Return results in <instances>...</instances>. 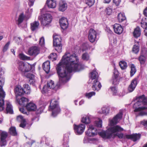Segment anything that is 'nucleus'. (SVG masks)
Here are the masks:
<instances>
[{"instance_id": "nucleus-26", "label": "nucleus", "mask_w": 147, "mask_h": 147, "mask_svg": "<svg viewBox=\"0 0 147 147\" xmlns=\"http://www.w3.org/2000/svg\"><path fill=\"white\" fill-rule=\"evenodd\" d=\"M39 25L38 21H35L30 24V28L32 31H34L37 30Z\"/></svg>"}, {"instance_id": "nucleus-61", "label": "nucleus", "mask_w": 147, "mask_h": 147, "mask_svg": "<svg viewBox=\"0 0 147 147\" xmlns=\"http://www.w3.org/2000/svg\"><path fill=\"white\" fill-rule=\"evenodd\" d=\"M88 47V45L87 44H83L82 45V51H86L87 50Z\"/></svg>"}, {"instance_id": "nucleus-56", "label": "nucleus", "mask_w": 147, "mask_h": 147, "mask_svg": "<svg viewBox=\"0 0 147 147\" xmlns=\"http://www.w3.org/2000/svg\"><path fill=\"white\" fill-rule=\"evenodd\" d=\"M17 120L20 122H21L24 121L25 120V119L23 118V117L21 115H19L17 116L16 118Z\"/></svg>"}, {"instance_id": "nucleus-35", "label": "nucleus", "mask_w": 147, "mask_h": 147, "mask_svg": "<svg viewBox=\"0 0 147 147\" xmlns=\"http://www.w3.org/2000/svg\"><path fill=\"white\" fill-rule=\"evenodd\" d=\"M67 7V4L66 3L62 2L60 4L59 10L62 11H63L66 10Z\"/></svg>"}, {"instance_id": "nucleus-51", "label": "nucleus", "mask_w": 147, "mask_h": 147, "mask_svg": "<svg viewBox=\"0 0 147 147\" xmlns=\"http://www.w3.org/2000/svg\"><path fill=\"white\" fill-rule=\"evenodd\" d=\"M95 92H91L85 94V96L88 98H90L92 96L95 95Z\"/></svg>"}, {"instance_id": "nucleus-55", "label": "nucleus", "mask_w": 147, "mask_h": 147, "mask_svg": "<svg viewBox=\"0 0 147 147\" xmlns=\"http://www.w3.org/2000/svg\"><path fill=\"white\" fill-rule=\"evenodd\" d=\"M10 44V42H8L4 46L3 51V52H6Z\"/></svg>"}, {"instance_id": "nucleus-53", "label": "nucleus", "mask_w": 147, "mask_h": 147, "mask_svg": "<svg viewBox=\"0 0 147 147\" xmlns=\"http://www.w3.org/2000/svg\"><path fill=\"white\" fill-rule=\"evenodd\" d=\"M102 121L99 119L98 121H95V124L97 127H100L102 126Z\"/></svg>"}, {"instance_id": "nucleus-27", "label": "nucleus", "mask_w": 147, "mask_h": 147, "mask_svg": "<svg viewBox=\"0 0 147 147\" xmlns=\"http://www.w3.org/2000/svg\"><path fill=\"white\" fill-rule=\"evenodd\" d=\"M29 101L28 99L25 97L22 98L19 101V104L24 107H26Z\"/></svg>"}, {"instance_id": "nucleus-60", "label": "nucleus", "mask_w": 147, "mask_h": 147, "mask_svg": "<svg viewBox=\"0 0 147 147\" xmlns=\"http://www.w3.org/2000/svg\"><path fill=\"white\" fill-rule=\"evenodd\" d=\"M141 124L145 127L146 129L147 127V120H144L141 122Z\"/></svg>"}, {"instance_id": "nucleus-5", "label": "nucleus", "mask_w": 147, "mask_h": 147, "mask_svg": "<svg viewBox=\"0 0 147 147\" xmlns=\"http://www.w3.org/2000/svg\"><path fill=\"white\" fill-rule=\"evenodd\" d=\"M53 45L55 47V49L58 53H61L62 50L61 38L59 35H53Z\"/></svg>"}, {"instance_id": "nucleus-7", "label": "nucleus", "mask_w": 147, "mask_h": 147, "mask_svg": "<svg viewBox=\"0 0 147 147\" xmlns=\"http://www.w3.org/2000/svg\"><path fill=\"white\" fill-rule=\"evenodd\" d=\"M100 133V132H98L97 129L94 126L90 125H89L88 130L86 131V134L88 136L93 137L96 136L98 134L101 136L99 134Z\"/></svg>"}, {"instance_id": "nucleus-21", "label": "nucleus", "mask_w": 147, "mask_h": 147, "mask_svg": "<svg viewBox=\"0 0 147 147\" xmlns=\"http://www.w3.org/2000/svg\"><path fill=\"white\" fill-rule=\"evenodd\" d=\"M24 17L23 13H22L19 16L18 19L16 22V24L19 27L22 28H24V27H26V25L25 24H24V27L22 26L21 25V24L23 21Z\"/></svg>"}, {"instance_id": "nucleus-17", "label": "nucleus", "mask_w": 147, "mask_h": 147, "mask_svg": "<svg viewBox=\"0 0 147 147\" xmlns=\"http://www.w3.org/2000/svg\"><path fill=\"white\" fill-rule=\"evenodd\" d=\"M98 80V79L95 80L93 83L92 88L94 91H98L102 87L101 84Z\"/></svg>"}, {"instance_id": "nucleus-31", "label": "nucleus", "mask_w": 147, "mask_h": 147, "mask_svg": "<svg viewBox=\"0 0 147 147\" xmlns=\"http://www.w3.org/2000/svg\"><path fill=\"white\" fill-rule=\"evenodd\" d=\"M69 137L67 134H65L64 135L63 141V147H69L68 145L69 142Z\"/></svg>"}, {"instance_id": "nucleus-23", "label": "nucleus", "mask_w": 147, "mask_h": 147, "mask_svg": "<svg viewBox=\"0 0 147 147\" xmlns=\"http://www.w3.org/2000/svg\"><path fill=\"white\" fill-rule=\"evenodd\" d=\"M42 67L46 73L48 74L50 70V62L49 61H45L43 63Z\"/></svg>"}, {"instance_id": "nucleus-38", "label": "nucleus", "mask_w": 147, "mask_h": 147, "mask_svg": "<svg viewBox=\"0 0 147 147\" xmlns=\"http://www.w3.org/2000/svg\"><path fill=\"white\" fill-rule=\"evenodd\" d=\"M9 132L11 135L16 136L17 135V132L16 128L15 127H11L9 129Z\"/></svg>"}, {"instance_id": "nucleus-1", "label": "nucleus", "mask_w": 147, "mask_h": 147, "mask_svg": "<svg viewBox=\"0 0 147 147\" xmlns=\"http://www.w3.org/2000/svg\"><path fill=\"white\" fill-rule=\"evenodd\" d=\"M78 58L75 53L70 55L69 53H66L63 57L56 68L61 84L65 83L70 79L72 71H79L83 69V65L78 63Z\"/></svg>"}, {"instance_id": "nucleus-3", "label": "nucleus", "mask_w": 147, "mask_h": 147, "mask_svg": "<svg viewBox=\"0 0 147 147\" xmlns=\"http://www.w3.org/2000/svg\"><path fill=\"white\" fill-rule=\"evenodd\" d=\"M124 129L120 126L116 125L113 127L109 128L106 131H102L99 133L100 135L102 138L106 139L111 138L113 134L116 133L115 136H117L120 139L123 138L124 135L123 133H118L123 131Z\"/></svg>"}, {"instance_id": "nucleus-14", "label": "nucleus", "mask_w": 147, "mask_h": 147, "mask_svg": "<svg viewBox=\"0 0 147 147\" xmlns=\"http://www.w3.org/2000/svg\"><path fill=\"white\" fill-rule=\"evenodd\" d=\"M141 135L140 134H133L131 135H126L125 137L128 139H130L134 142L139 140L141 137Z\"/></svg>"}, {"instance_id": "nucleus-6", "label": "nucleus", "mask_w": 147, "mask_h": 147, "mask_svg": "<svg viewBox=\"0 0 147 147\" xmlns=\"http://www.w3.org/2000/svg\"><path fill=\"white\" fill-rule=\"evenodd\" d=\"M8 136L7 133L4 131H0V146L5 147L7 144V138Z\"/></svg>"}, {"instance_id": "nucleus-9", "label": "nucleus", "mask_w": 147, "mask_h": 147, "mask_svg": "<svg viewBox=\"0 0 147 147\" xmlns=\"http://www.w3.org/2000/svg\"><path fill=\"white\" fill-rule=\"evenodd\" d=\"M85 128V125L83 124H80L77 125L74 124V132L76 135H80L82 134L84 132Z\"/></svg>"}, {"instance_id": "nucleus-43", "label": "nucleus", "mask_w": 147, "mask_h": 147, "mask_svg": "<svg viewBox=\"0 0 147 147\" xmlns=\"http://www.w3.org/2000/svg\"><path fill=\"white\" fill-rule=\"evenodd\" d=\"M84 2L90 7L92 6L94 3V0H84Z\"/></svg>"}, {"instance_id": "nucleus-16", "label": "nucleus", "mask_w": 147, "mask_h": 147, "mask_svg": "<svg viewBox=\"0 0 147 147\" xmlns=\"http://www.w3.org/2000/svg\"><path fill=\"white\" fill-rule=\"evenodd\" d=\"M54 87V82L52 80L48 81L47 86L45 85L43 88L42 92L43 93H46L48 90V89L53 88Z\"/></svg>"}, {"instance_id": "nucleus-4", "label": "nucleus", "mask_w": 147, "mask_h": 147, "mask_svg": "<svg viewBox=\"0 0 147 147\" xmlns=\"http://www.w3.org/2000/svg\"><path fill=\"white\" fill-rule=\"evenodd\" d=\"M49 109V111L52 112V116L53 117H56L61 111L58 101L55 100H51Z\"/></svg>"}, {"instance_id": "nucleus-2", "label": "nucleus", "mask_w": 147, "mask_h": 147, "mask_svg": "<svg viewBox=\"0 0 147 147\" xmlns=\"http://www.w3.org/2000/svg\"><path fill=\"white\" fill-rule=\"evenodd\" d=\"M138 101L135 103L133 106L135 109L134 112H139V116L146 115L147 114V98L144 94L137 98Z\"/></svg>"}, {"instance_id": "nucleus-39", "label": "nucleus", "mask_w": 147, "mask_h": 147, "mask_svg": "<svg viewBox=\"0 0 147 147\" xmlns=\"http://www.w3.org/2000/svg\"><path fill=\"white\" fill-rule=\"evenodd\" d=\"M119 65L122 70L125 69L127 67V63L124 61H120Z\"/></svg>"}, {"instance_id": "nucleus-28", "label": "nucleus", "mask_w": 147, "mask_h": 147, "mask_svg": "<svg viewBox=\"0 0 147 147\" xmlns=\"http://www.w3.org/2000/svg\"><path fill=\"white\" fill-rule=\"evenodd\" d=\"M49 8H54L56 6V2L54 0H47L46 2Z\"/></svg>"}, {"instance_id": "nucleus-64", "label": "nucleus", "mask_w": 147, "mask_h": 147, "mask_svg": "<svg viewBox=\"0 0 147 147\" xmlns=\"http://www.w3.org/2000/svg\"><path fill=\"white\" fill-rule=\"evenodd\" d=\"M30 2L29 3V5L30 6H32L34 4V2L35 0H28Z\"/></svg>"}, {"instance_id": "nucleus-41", "label": "nucleus", "mask_w": 147, "mask_h": 147, "mask_svg": "<svg viewBox=\"0 0 147 147\" xmlns=\"http://www.w3.org/2000/svg\"><path fill=\"white\" fill-rule=\"evenodd\" d=\"M26 64H25L24 63L21 62L19 63V69L21 71L24 72L25 70V67H26Z\"/></svg>"}, {"instance_id": "nucleus-36", "label": "nucleus", "mask_w": 147, "mask_h": 147, "mask_svg": "<svg viewBox=\"0 0 147 147\" xmlns=\"http://www.w3.org/2000/svg\"><path fill=\"white\" fill-rule=\"evenodd\" d=\"M117 19L119 22H121L125 20L126 19V18L124 13H119L118 15Z\"/></svg>"}, {"instance_id": "nucleus-22", "label": "nucleus", "mask_w": 147, "mask_h": 147, "mask_svg": "<svg viewBox=\"0 0 147 147\" xmlns=\"http://www.w3.org/2000/svg\"><path fill=\"white\" fill-rule=\"evenodd\" d=\"M6 102V113H9L11 114H13V107L12 105L8 101H7Z\"/></svg>"}, {"instance_id": "nucleus-15", "label": "nucleus", "mask_w": 147, "mask_h": 147, "mask_svg": "<svg viewBox=\"0 0 147 147\" xmlns=\"http://www.w3.org/2000/svg\"><path fill=\"white\" fill-rule=\"evenodd\" d=\"M123 114L122 112H119L117 115L113 119L110 121V124L111 126H113L116 124L118 122V120L122 118Z\"/></svg>"}, {"instance_id": "nucleus-37", "label": "nucleus", "mask_w": 147, "mask_h": 147, "mask_svg": "<svg viewBox=\"0 0 147 147\" xmlns=\"http://www.w3.org/2000/svg\"><path fill=\"white\" fill-rule=\"evenodd\" d=\"M24 93L27 94H29L31 91L30 87L27 84H24Z\"/></svg>"}, {"instance_id": "nucleus-18", "label": "nucleus", "mask_w": 147, "mask_h": 147, "mask_svg": "<svg viewBox=\"0 0 147 147\" xmlns=\"http://www.w3.org/2000/svg\"><path fill=\"white\" fill-rule=\"evenodd\" d=\"M113 28L115 32L118 34H121L123 31L122 26L118 24H115L113 26Z\"/></svg>"}, {"instance_id": "nucleus-52", "label": "nucleus", "mask_w": 147, "mask_h": 147, "mask_svg": "<svg viewBox=\"0 0 147 147\" xmlns=\"http://www.w3.org/2000/svg\"><path fill=\"white\" fill-rule=\"evenodd\" d=\"M39 44L42 47H43L44 46L45 39L43 37H42L40 38L39 41Z\"/></svg>"}, {"instance_id": "nucleus-33", "label": "nucleus", "mask_w": 147, "mask_h": 147, "mask_svg": "<svg viewBox=\"0 0 147 147\" xmlns=\"http://www.w3.org/2000/svg\"><path fill=\"white\" fill-rule=\"evenodd\" d=\"M119 73L117 70H115L114 71V78L113 79V81L112 82V84L114 85H116L117 83V78H118Z\"/></svg>"}, {"instance_id": "nucleus-48", "label": "nucleus", "mask_w": 147, "mask_h": 147, "mask_svg": "<svg viewBox=\"0 0 147 147\" xmlns=\"http://www.w3.org/2000/svg\"><path fill=\"white\" fill-rule=\"evenodd\" d=\"M89 56L87 53H83L82 55V58L84 60L88 61L89 59Z\"/></svg>"}, {"instance_id": "nucleus-20", "label": "nucleus", "mask_w": 147, "mask_h": 147, "mask_svg": "<svg viewBox=\"0 0 147 147\" xmlns=\"http://www.w3.org/2000/svg\"><path fill=\"white\" fill-rule=\"evenodd\" d=\"M14 91L16 95L20 96L25 94L23 88H22L20 86H16Z\"/></svg>"}, {"instance_id": "nucleus-47", "label": "nucleus", "mask_w": 147, "mask_h": 147, "mask_svg": "<svg viewBox=\"0 0 147 147\" xmlns=\"http://www.w3.org/2000/svg\"><path fill=\"white\" fill-rule=\"evenodd\" d=\"M19 58L22 60H28L30 59L29 57L27 56L22 53H20L19 55Z\"/></svg>"}, {"instance_id": "nucleus-30", "label": "nucleus", "mask_w": 147, "mask_h": 147, "mask_svg": "<svg viewBox=\"0 0 147 147\" xmlns=\"http://www.w3.org/2000/svg\"><path fill=\"white\" fill-rule=\"evenodd\" d=\"M90 116L88 115H85L82 118L81 121L85 124H88L91 122Z\"/></svg>"}, {"instance_id": "nucleus-34", "label": "nucleus", "mask_w": 147, "mask_h": 147, "mask_svg": "<svg viewBox=\"0 0 147 147\" xmlns=\"http://www.w3.org/2000/svg\"><path fill=\"white\" fill-rule=\"evenodd\" d=\"M24 72H28L30 71H33L34 69V66L29 63L26 64L25 67Z\"/></svg>"}, {"instance_id": "nucleus-58", "label": "nucleus", "mask_w": 147, "mask_h": 147, "mask_svg": "<svg viewBox=\"0 0 147 147\" xmlns=\"http://www.w3.org/2000/svg\"><path fill=\"white\" fill-rule=\"evenodd\" d=\"M68 24L66 23H63L62 24H60L61 27L63 30L66 29L67 28L68 26Z\"/></svg>"}, {"instance_id": "nucleus-42", "label": "nucleus", "mask_w": 147, "mask_h": 147, "mask_svg": "<svg viewBox=\"0 0 147 147\" xmlns=\"http://www.w3.org/2000/svg\"><path fill=\"white\" fill-rule=\"evenodd\" d=\"M146 57L143 55H141L138 58V59L141 65L144 64L146 61Z\"/></svg>"}, {"instance_id": "nucleus-49", "label": "nucleus", "mask_w": 147, "mask_h": 147, "mask_svg": "<svg viewBox=\"0 0 147 147\" xmlns=\"http://www.w3.org/2000/svg\"><path fill=\"white\" fill-rule=\"evenodd\" d=\"M139 51V47L138 46L134 45L132 51L134 53L137 54L138 53Z\"/></svg>"}, {"instance_id": "nucleus-12", "label": "nucleus", "mask_w": 147, "mask_h": 147, "mask_svg": "<svg viewBox=\"0 0 147 147\" xmlns=\"http://www.w3.org/2000/svg\"><path fill=\"white\" fill-rule=\"evenodd\" d=\"M40 50L38 46H33L29 49L28 54L30 56H36L39 53Z\"/></svg>"}, {"instance_id": "nucleus-13", "label": "nucleus", "mask_w": 147, "mask_h": 147, "mask_svg": "<svg viewBox=\"0 0 147 147\" xmlns=\"http://www.w3.org/2000/svg\"><path fill=\"white\" fill-rule=\"evenodd\" d=\"M52 20V16L50 13L45 14L43 19L41 22V24L43 26H46L51 22Z\"/></svg>"}, {"instance_id": "nucleus-40", "label": "nucleus", "mask_w": 147, "mask_h": 147, "mask_svg": "<svg viewBox=\"0 0 147 147\" xmlns=\"http://www.w3.org/2000/svg\"><path fill=\"white\" fill-rule=\"evenodd\" d=\"M131 70L130 71V76L132 77L136 72V69L135 65L133 64H131L130 66Z\"/></svg>"}, {"instance_id": "nucleus-46", "label": "nucleus", "mask_w": 147, "mask_h": 147, "mask_svg": "<svg viewBox=\"0 0 147 147\" xmlns=\"http://www.w3.org/2000/svg\"><path fill=\"white\" fill-rule=\"evenodd\" d=\"M102 113L105 115H107L109 113V108L108 107H103L102 108Z\"/></svg>"}, {"instance_id": "nucleus-8", "label": "nucleus", "mask_w": 147, "mask_h": 147, "mask_svg": "<svg viewBox=\"0 0 147 147\" xmlns=\"http://www.w3.org/2000/svg\"><path fill=\"white\" fill-rule=\"evenodd\" d=\"M139 77V76H137L131 81L128 88V90L129 92H133L135 89L140 81Z\"/></svg>"}, {"instance_id": "nucleus-29", "label": "nucleus", "mask_w": 147, "mask_h": 147, "mask_svg": "<svg viewBox=\"0 0 147 147\" xmlns=\"http://www.w3.org/2000/svg\"><path fill=\"white\" fill-rule=\"evenodd\" d=\"M90 78L92 80L98 79L99 76L97 72L96 71V69H94L90 73Z\"/></svg>"}, {"instance_id": "nucleus-25", "label": "nucleus", "mask_w": 147, "mask_h": 147, "mask_svg": "<svg viewBox=\"0 0 147 147\" xmlns=\"http://www.w3.org/2000/svg\"><path fill=\"white\" fill-rule=\"evenodd\" d=\"M28 111H34L36 109V106L33 102H30L26 107Z\"/></svg>"}, {"instance_id": "nucleus-62", "label": "nucleus", "mask_w": 147, "mask_h": 147, "mask_svg": "<svg viewBox=\"0 0 147 147\" xmlns=\"http://www.w3.org/2000/svg\"><path fill=\"white\" fill-rule=\"evenodd\" d=\"M121 2V0H113V2L116 6L119 5Z\"/></svg>"}, {"instance_id": "nucleus-44", "label": "nucleus", "mask_w": 147, "mask_h": 147, "mask_svg": "<svg viewBox=\"0 0 147 147\" xmlns=\"http://www.w3.org/2000/svg\"><path fill=\"white\" fill-rule=\"evenodd\" d=\"M109 90H111L113 95H117V88L116 86H111Z\"/></svg>"}, {"instance_id": "nucleus-59", "label": "nucleus", "mask_w": 147, "mask_h": 147, "mask_svg": "<svg viewBox=\"0 0 147 147\" xmlns=\"http://www.w3.org/2000/svg\"><path fill=\"white\" fill-rule=\"evenodd\" d=\"M26 120L21 122V123L20 125V126L24 128H25L26 125Z\"/></svg>"}, {"instance_id": "nucleus-19", "label": "nucleus", "mask_w": 147, "mask_h": 147, "mask_svg": "<svg viewBox=\"0 0 147 147\" xmlns=\"http://www.w3.org/2000/svg\"><path fill=\"white\" fill-rule=\"evenodd\" d=\"M26 77L29 79L28 83L29 84L34 86L36 82L34 75L31 73H28L26 75Z\"/></svg>"}, {"instance_id": "nucleus-24", "label": "nucleus", "mask_w": 147, "mask_h": 147, "mask_svg": "<svg viewBox=\"0 0 147 147\" xmlns=\"http://www.w3.org/2000/svg\"><path fill=\"white\" fill-rule=\"evenodd\" d=\"M141 23L142 27L145 29L144 30L145 32V35L147 36V32H146V30L147 28V20L146 18H143L142 19Z\"/></svg>"}, {"instance_id": "nucleus-45", "label": "nucleus", "mask_w": 147, "mask_h": 147, "mask_svg": "<svg viewBox=\"0 0 147 147\" xmlns=\"http://www.w3.org/2000/svg\"><path fill=\"white\" fill-rule=\"evenodd\" d=\"M4 74V72H0V84H1V86H2V89H3V87L5 82V78L2 77L3 75Z\"/></svg>"}, {"instance_id": "nucleus-57", "label": "nucleus", "mask_w": 147, "mask_h": 147, "mask_svg": "<svg viewBox=\"0 0 147 147\" xmlns=\"http://www.w3.org/2000/svg\"><path fill=\"white\" fill-rule=\"evenodd\" d=\"M57 57V54L56 53H52L49 57V58L53 59L54 60H56Z\"/></svg>"}, {"instance_id": "nucleus-54", "label": "nucleus", "mask_w": 147, "mask_h": 147, "mask_svg": "<svg viewBox=\"0 0 147 147\" xmlns=\"http://www.w3.org/2000/svg\"><path fill=\"white\" fill-rule=\"evenodd\" d=\"M59 22L60 24H62L63 23H68L67 19L66 18L64 17L60 19Z\"/></svg>"}, {"instance_id": "nucleus-32", "label": "nucleus", "mask_w": 147, "mask_h": 147, "mask_svg": "<svg viewBox=\"0 0 147 147\" xmlns=\"http://www.w3.org/2000/svg\"><path fill=\"white\" fill-rule=\"evenodd\" d=\"M141 34V31L139 27L137 26L134 30L133 32V35L135 38H137L139 37Z\"/></svg>"}, {"instance_id": "nucleus-10", "label": "nucleus", "mask_w": 147, "mask_h": 147, "mask_svg": "<svg viewBox=\"0 0 147 147\" xmlns=\"http://www.w3.org/2000/svg\"><path fill=\"white\" fill-rule=\"evenodd\" d=\"M5 95V92L3 89H2V86H1V84H0V111L3 110L4 109V98Z\"/></svg>"}, {"instance_id": "nucleus-11", "label": "nucleus", "mask_w": 147, "mask_h": 147, "mask_svg": "<svg viewBox=\"0 0 147 147\" xmlns=\"http://www.w3.org/2000/svg\"><path fill=\"white\" fill-rule=\"evenodd\" d=\"M97 33L95 30L92 28L90 29L88 35V39L91 42H94L95 41H97L98 38L97 37Z\"/></svg>"}, {"instance_id": "nucleus-50", "label": "nucleus", "mask_w": 147, "mask_h": 147, "mask_svg": "<svg viewBox=\"0 0 147 147\" xmlns=\"http://www.w3.org/2000/svg\"><path fill=\"white\" fill-rule=\"evenodd\" d=\"M112 8L111 6H109L106 8V12L107 14L110 15L112 13Z\"/></svg>"}, {"instance_id": "nucleus-63", "label": "nucleus", "mask_w": 147, "mask_h": 147, "mask_svg": "<svg viewBox=\"0 0 147 147\" xmlns=\"http://www.w3.org/2000/svg\"><path fill=\"white\" fill-rule=\"evenodd\" d=\"M143 13L146 17H147V7H146L144 10Z\"/></svg>"}]
</instances>
